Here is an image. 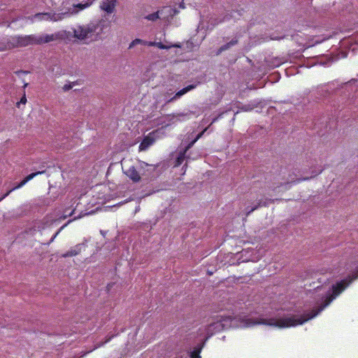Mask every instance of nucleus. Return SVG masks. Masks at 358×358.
Instances as JSON below:
<instances>
[{
    "mask_svg": "<svg viewBox=\"0 0 358 358\" xmlns=\"http://www.w3.org/2000/svg\"><path fill=\"white\" fill-rule=\"evenodd\" d=\"M222 46H221V47H220V48H219V49H217V50L216 51V53H215V55H216L217 56L220 55L222 52H224V50H222Z\"/></svg>",
    "mask_w": 358,
    "mask_h": 358,
    "instance_id": "2f4dec72",
    "label": "nucleus"
},
{
    "mask_svg": "<svg viewBox=\"0 0 358 358\" xmlns=\"http://www.w3.org/2000/svg\"><path fill=\"white\" fill-rule=\"evenodd\" d=\"M188 150H186V148L184 149V150L182 152H180L176 159V166H180L182 162L183 161L185 160V153L187 152Z\"/></svg>",
    "mask_w": 358,
    "mask_h": 358,
    "instance_id": "f3484780",
    "label": "nucleus"
},
{
    "mask_svg": "<svg viewBox=\"0 0 358 358\" xmlns=\"http://www.w3.org/2000/svg\"><path fill=\"white\" fill-rule=\"evenodd\" d=\"M224 21V18L222 19V20H218L217 18H215V19H212L211 20V24L213 25V26H215L217 24H218L219 23H221L222 22Z\"/></svg>",
    "mask_w": 358,
    "mask_h": 358,
    "instance_id": "cd10ccee",
    "label": "nucleus"
},
{
    "mask_svg": "<svg viewBox=\"0 0 358 358\" xmlns=\"http://www.w3.org/2000/svg\"><path fill=\"white\" fill-rule=\"evenodd\" d=\"M191 358H201L199 351H193L191 352Z\"/></svg>",
    "mask_w": 358,
    "mask_h": 358,
    "instance_id": "c756f323",
    "label": "nucleus"
},
{
    "mask_svg": "<svg viewBox=\"0 0 358 358\" xmlns=\"http://www.w3.org/2000/svg\"><path fill=\"white\" fill-rule=\"evenodd\" d=\"M281 199H261L252 203V206L245 207L244 211L246 216H248L251 213L261 207H266L269 203H274L275 201H280Z\"/></svg>",
    "mask_w": 358,
    "mask_h": 358,
    "instance_id": "39448f33",
    "label": "nucleus"
},
{
    "mask_svg": "<svg viewBox=\"0 0 358 358\" xmlns=\"http://www.w3.org/2000/svg\"><path fill=\"white\" fill-rule=\"evenodd\" d=\"M255 106L252 104H242L241 103L238 102L237 103V108L243 111H251L255 108Z\"/></svg>",
    "mask_w": 358,
    "mask_h": 358,
    "instance_id": "dca6fc26",
    "label": "nucleus"
},
{
    "mask_svg": "<svg viewBox=\"0 0 358 358\" xmlns=\"http://www.w3.org/2000/svg\"><path fill=\"white\" fill-rule=\"evenodd\" d=\"M71 36V32L69 31H62L54 34H45L41 36L29 35L19 36L20 47H26L29 45H41L48 43L57 39H64Z\"/></svg>",
    "mask_w": 358,
    "mask_h": 358,
    "instance_id": "7ed1b4c3",
    "label": "nucleus"
},
{
    "mask_svg": "<svg viewBox=\"0 0 358 358\" xmlns=\"http://www.w3.org/2000/svg\"><path fill=\"white\" fill-rule=\"evenodd\" d=\"M358 278V270L353 274V275L348 276L346 279L342 280L340 282L333 285L331 289L325 294L323 295L320 300L321 303L317 301V307H315L311 312L301 316H295L287 315L285 317H279L278 318L271 317L269 319H259V320H252L250 319L248 322V325H254L257 324H262L279 328H285L289 327L296 326L302 324L305 322L315 317L320 312H322L331 302L336 298L354 280Z\"/></svg>",
    "mask_w": 358,
    "mask_h": 358,
    "instance_id": "f257e3e1",
    "label": "nucleus"
},
{
    "mask_svg": "<svg viewBox=\"0 0 358 358\" xmlns=\"http://www.w3.org/2000/svg\"><path fill=\"white\" fill-rule=\"evenodd\" d=\"M284 38H285V36H278V35L277 36V35H275L274 34H271L269 36L270 40H277V41L283 39Z\"/></svg>",
    "mask_w": 358,
    "mask_h": 358,
    "instance_id": "a878e982",
    "label": "nucleus"
},
{
    "mask_svg": "<svg viewBox=\"0 0 358 358\" xmlns=\"http://www.w3.org/2000/svg\"><path fill=\"white\" fill-rule=\"evenodd\" d=\"M27 182V181L26 180L25 178H24L20 182V185H21V187H22L23 185H24Z\"/></svg>",
    "mask_w": 358,
    "mask_h": 358,
    "instance_id": "f704fd0d",
    "label": "nucleus"
},
{
    "mask_svg": "<svg viewBox=\"0 0 358 358\" xmlns=\"http://www.w3.org/2000/svg\"><path fill=\"white\" fill-rule=\"evenodd\" d=\"M154 143V139L149 136H145L139 145V150H145Z\"/></svg>",
    "mask_w": 358,
    "mask_h": 358,
    "instance_id": "f8f14e48",
    "label": "nucleus"
},
{
    "mask_svg": "<svg viewBox=\"0 0 358 358\" xmlns=\"http://www.w3.org/2000/svg\"><path fill=\"white\" fill-rule=\"evenodd\" d=\"M206 131V129H205L203 131H202L201 133H199L196 136V137L186 146V150L190 149L193 146V145L196 143V141L203 136V134H204V132Z\"/></svg>",
    "mask_w": 358,
    "mask_h": 358,
    "instance_id": "412c9836",
    "label": "nucleus"
},
{
    "mask_svg": "<svg viewBox=\"0 0 358 358\" xmlns=\"http://www.w3.org/2000/svg\"><path fill=\"white\" fill-rule=\"evenodd\" d=\"M169 46H171V48H181L180 43H175L170 45Z\"/></svg>",
    "mask_w": 358,
    "mask_h": 358,
    "instance_id": "473e14b6",
    "label": "nucleus"
},
{
    "mask_svg": "<svg viewBox=\"0 0 358 358\" xmlns=\"http://www.w3.org/2000/svg\"><path fill=\"white\" fill-rule=\"evenodd\" d=\"M45 172V171H36V172H34V173H32L29 175H28L27 177H25L24 178L26 179V180L28 182L29 180H31V179H33L35 176L39 175V174H42Z\"/></svg>",
    "mask_w": 358,
    "mask_h": 358,
    "instance_id": "5701e85b",
    "label": "nucleus"
},
{
    "mask_svg": "<svg viewBox=\"0 0 358 358\" xmlns=\"http://www.w3.org/2000/svg\"><path fill=\"white\" fill-rule=\"evenodd\" d=\"M116 0H106L101 6V8L108 13H113L115 10Z\"/></svg>",
    "mask_w": 358,
    "mask_h": 358,
    "instance_id": "9d476101",
    "label": "nucleus"
},
{
    "mask_svg": "<svg viewBox=\"0 0 358 358\" xmlns=\"http://www.w3.org/2000/svg\"><path fill=\"white\" fill-rule=\"evenodd\" d=\"M124 173L134 182H138L141 180V175L134 166H130L124 170Z\"/></svg>",
    "mask_w": 358,
    "mask_h": 358,
    "instance_id": "6e6552de",
    "label": "nucleus"
},
{
    "mask_svg": "<svg viewBox=\"0 0 358 358\" xmlns=\"http://www.w3.org/2000/svg\"><path fill=\"white\" fill-rule=\"evenodd\" d=\"M178 13V10L176 8H172L171 7H164L163 9L160 10L148 15L145 18L150 21H156L157 19L160 18L159 15H162L166 13L173 17Z\"/></svg>",
    "mask_w": 358,
    "mask_h": 358,
    "instance_id": "423d86ee",
    "label": "nucleus"
},
{
    "mask_svg": "<svg viewBox=\"0 0 358 358\" xmlns=\"http://www.w3.org/2000/svg\"><path fill=\"white\" fill-rule=\"evenodd\" d=\"M146 43H147V41H145L139 39V38H136L130 43L129 48H131L137 44L146 45Z\"/></svg>",
    "mask_w": 358,
    "mask_h": 358,
    "instance_id": "4be33fe9",
    "label": "nucleus"
},
{
    "mask_svg": "<svg viewBox=\"0 0 358 358\" xmlns=\"http://www.w3.org/2000/svg\"><path fill=\"white\" fill-rule=\"evenodd\" d=\"M192 45H193V43L192 42H189V41L187 42V48H191L192 46Z\"/></svg>",
    "mask_w": 358,
    "mask_h": 358,
    "instance_id": "4c0bfd02",
    "label": "nucleus"
},
{
    "mask_svg": "<svg viewBox=\"0 0 358 358\" xmlns=\"http://www.w3.org/2000/svg\"><path fill=\"white\" fill-rule=\"evenodd\" d=\"M322 171V169L319 170L318 171H312L313 175L311 176H310V177H302V178H296V174L294 171H292V173H289L288 174V176L285 177V178H289V180H292V178H294V180H296L294 182H301V181L308 180H310L311 178H313L316 176H317L320 173H321Z\"/></svg>",
    "mask_w": 358,
    "mask_h": 358,
    "instance_id": "1a4fd4ad",
    "label": "nucleus"
},
{
    "mask_svg": "<svg viewBox=\"0 0 358 358\" xmlns=\"http://www.w3.org/2000/svg\"><path fill=\"white\" fill-rule=\"evenodd\" d=\"M320 289V286H318V287H316V289H316V290H318V289Z\"/></svg>",
    "mask_w": 358,
    "mask_h": 358,
    "instance_id": "ea45409f",
    "label": "nucleus"
},
{
    "mask_svg": "<svg viewBox=\"0 0 358 358\" xmlns=\"http://www.w3.org/2000/svg\"><path fill=\"white\" fill-rule=\"evenodd\" d=\"M178 116H184L185 115L184 114H178Z\"/></svg>",
    "mask_w": 358,
    "mask_h": 358,
    "instance_id": "79ce46f5",
    "label": "nucleus"
},
{
    "mask_svg": "<svg viewBox=\"0 0 358 358\" xmlns=\"http://www.w3.org/2000/svg\"><path fill=\"white\" fill-rule=\"evenodd\" d=\"M21 187V185H20V183H18L16 186H15L14 187H13L11 189H10L9 191H8L5 194H3L1 198H0V201H2L3 199H5L7 196L9 195V194L16 189H18V188H20Z\"/></svg>",
    "mask_w": 358,
    "mask_h": 358,
    "instance_id": "b1692460",
    "label": "nucleus"
},
{
    "mask_svg": "<svg viewBox=\"0 0 358 358\" xmlns=\"http://www.w3.org/2000/svg\"><path fill=\"white\" fill-rule=\"evenodd\" d=\"M109 25L110 22L103 20L90 22L73 29V36L84 44H89L101 39L104 34V29L109 27Z\"/></svg>",
    "mask_w": 358,
    "mask_h": 358,
    "instance_id": "f03ea898",
    "label": "nucleus"
},
{
    "mask_svg": "<svg viewBox=\"0 0 358 358\" xmlns=\"http://www.w3.org/2000/svg\"><path fill=\"white\" fill-rule=\"evenodd\" d=\"M27 182V181L26 180L25 178H24L20 182V185H21V187H22L23 185H24Z\"/></svg>",
    "mask_w": 358,
    "mask_h": 358,
    "instance_id": "72a5a7b5",
    "label": "nucleus"
},
{
    "mask_svg": "<svg viewBox=\"0 0 358 358\" xmlns=\"http://www.w3.org/2000/svg\"><path fill=\"white\" fill-rule=\"evenodd\" d=\"M27 85H28L27 83H25V84L24 85V87H26L27 86Z\"/></svg>",
    "mask_w": 358,
    "mask_h": 358,
    "instance_id": "a19ab883",
    "label": "nucleus"
},
{
    "mask_svg": "<svg viewBox=\"0 0 358 358\" xmlns=\"http://www.w3.org/2000/svg\"><path fill=\"white\" fill-rule=\"evenodd\" d=\"M19 36H13L8 41V44L13 48L20 47Z\"/></svg>",
    "mask_w": 358,
    "mask_h": 358,
    "instance_id": "6ab92c4d",
    "label": "nucleus"
},
{
    "mask_svg": "<svg viewBox=\"0 0 358 358\" xmlns=\"http://www.w3.org/2000/svg\"><path fill=\"white\" fill-rule=\"evenodd\" d=\"M73 85H74V83H70V84H66V85H64L63 90L65 92L66 91H69V90H70L73 87Z\"/></svg>",
    "mask_w": 358,
    "mask_h": 358,
    "instance_id": "c85d7f7f",
    "label": "nucleus"
},
{
    "mask_svg": "<svg viewBox=\"0 0 358 358\" xmlns=\"http://www.w3.org/2000/svg\"><path fill=\"white\" fill-rule=\"evenodd\" d=\"M94 1V0H87L85 3H77V4H74L73 7L75 8H78V10L72 11L71 14L72 13H77L79 10H83V9L89 7L90 6H91L92 4Z\"/></svg>",
    "mask_w": 358,
    "mask_h": 358,
    "instance_id": "ddd939ff",
    "label": "nucleus"
},
{
    "mask_svg": "<svg viewBox=\"0 0 358 358\" xmlns=\"http://www.w3.org/2000/svg\"><path fill=\"white\" fill-rule=\"evenodd\" d=\"M285 169H281L279 173H269L266 175L264 182L265 189L275 191L278 187L294 183L296 180H294V178H292V180L285 178Z\"/></svg>",
    "mask_w": 358,
    "mask_h": 358,
    "instance_id": "20e7f679",
    "label": "nucleus"
},
{
    "mask_svg": "<svg viewBox=\"0 0 358 358\" xmlns=\"http://www.w3.org/2000/svg\"><path fill=\"white\" fill-rule=\"evenodd\" d=\"M195 87V85H188L187 87H184L183 89L180 90V91H178L174 96H173L172 98H171L170 99H169L167 101H166V103H171V102H173V101H175L176 99L180 97L182 95L185 94V93H187V92L190 91L191 90H193L194 88Z\"/></svg>",
    "mask_w": 358,
    "mask_h": 358,
    "instance_id": "9b49d317",
    "label": "nucleus"
},
{
    "mask_svg": "<svg viewBox=\"0 0 358 358\" xmlns=\"http://www.w3.org/2000/svg\"><path fill=\"white\" fill-rule=\"evenodd\" d=\"M143 165H144V166H149V167L152 169V171H154V170H155V167H154V166H151V165H149V164H147V163H143Z\"/></svg>",
    "mask_w": 358,
    "mask_h": 358,
    "instance_id": "e433bc0d",
    "label": "nucleus"
},
{
    "mask_svg": "<svg viewBox=\"0 0 358 358\" xmlns=\"http://www.w3.org/2000/svg\"><path fill=\"white\" fill-rule=\"evenodd\" d=\"M17 73H27L26 71H19V72H17Z\"/></svg>",
    "mask_w": 358,
    "mask_h": 358,
    "instance_id": "58836bf2",
    "label": "nucleus"
},
{
    "mask_svg": "<svg viewBox=\"0 0 358 358\" xmlns=\"http://www.w3.org/2000/svg\"><path fill=\"white\" fill-rule=\"evenodd\" d=\"M227 319L228 318L223 319V317H220V318L216 322L210 323L208 326L207 334L212 335L213 334V331H220L223 330L226 326L223 322H226Z\"/></svg>",
    "mask_w": 358,
    "mask_h": 358,
    "instance_id": "0eeeda50",
    "label": "nucleus"
},
{
    "mask_svg": "<svg viewBox=\"0 0 358 358\" xmlns=\"http://www.w3.org/2000/svg\"><path fill=\"white\" fill-rule=\"evenodd\" d=\"M71 13L69 12L60 13H52L51 20L54 22L59 21L63 20L65 17L70 16Z\"/></svg>",
    "mask_w": 358,
    "mask_h": 358,
    "instance_id": "2eb2a0df",
    "label": "nucleus"
},
{
    "mask_svg": "<svg viewBox=\"0 0 358 358\" xmlns=\"http://www.w3.org/2000/svg\"><path fill=\"white\" fill-rule=\"evenodd\" d=\"M65 227V225L62 226L57 232L56 234L51 238V239L50 240L48 244H50V243H52L54 239L56 238V236H57V234L59 233V231Z\"/></svg>",
    "mask_w": 358,
    "mask_h": 358,
    "instance_id": "7c9ffc66",
    "label": "nucleus"
},
{
    "mask_svg": "<svg viewBox=\"0 0 358 358\" xmlns=\"http://www.w3.org/2000/svg\"><path fill=\"white\" fill-rule=\"evenodd\" d=\"M52 13H38L35 15L36 18H38L41 20H51Z\"/></svg>",
    "mask_w": 358,
    "mask_h": 358,
    "instance_id": "aec40b11",
    "label": "nucleus"
},
{
    "mask_svg": "<svg viewBox=\"0 0 358 358\" xmlns=\"http://www.w3.org/2000/svg\"><path fill=\"white\" fill-rule=\"evenodd\" d=\"M26 102H27V98H26L25 94H24L23 96L21 98L20 101L16 103V106L19 108L20 105L21 103L25 104Z\"/></svg>",
    "mask_w": 358,
    "mask_h": 358,
    "instance_id": "bb28decb",
    "label": "nucleus"
},
{
    "mask_svg": "<svg viewBox=\"0 0 358 358\" xmlns=\"http://www.w3.org/2000/svg\"><path fill=\"white\" fill-rule=\"evenodd\" d=\"M238 38H234L231 41H230L229 42L227 43L226 44H224L223 45H222V50H224V51L227 50L229 48H231L232 46L236 45V44H238Z\"/></svg>",
    "mask_w": 358,
    "mask_h": 358,
    "instance_id": "a211bd4d",
    "label": "nucleus"
},
{
    "mask_svg": "<svg viewBox=\"0 0 358 358\" xmlns=\"http://www.w3.org/2000/svg\"><path fill=\"white\" fill-rule=\"evenodd\" d=\"M80 245H76V246L72 248L71 250L67 251L66 253L63 254L62 255V257L66 258V257L76 256V255H78L80 253Z\"/></svg>",
    "mask_w": 358,
    "mask_h": 358,
    "instance_id": "4468645a",
    "label": "nucleus"
},
{
    "mask_svg": "<svg viewBox=\"0 0 358 358\" xmlns=\"http://www.w3.org/2000/svg\"><path fill=\"white\" fill-rule=\"evenodd\" d=\"M146 45H148V46H155V42H147Z\"/></svg>",
    "mask_w": 358,
    "mask_h": 358,
    "instance_id": "c9c22d12",
    "label": "nucleus"
},
{
    "mask_svg": "<svg viewBox=\"0 0 358 358\" xmlns=\"http://www.w3.org/2000/svg\"><path fill=\"white\" fill-rule=\"evenodd\" d=\"M155 46H157L159 49H162V50H168V49H170L171 48V46H168L166 45H164V44H163L161 42H155Z\"/></svg>",
    "mask_w": 358,
    "mask_h": 358,
    "instance_id": "393cba45",
    "label": "nucleus"
}]
</instances>
